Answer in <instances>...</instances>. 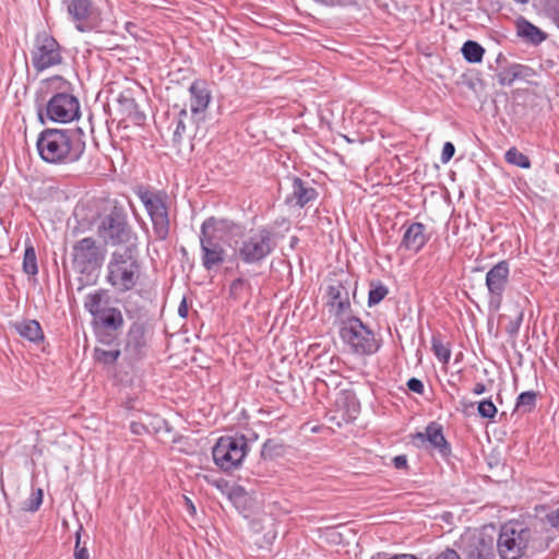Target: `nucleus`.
Segmentation results:
<instances>
[{
  "label": "nucleus",
  "instance_id": "6e6552de",
  "mask_svg": "<svg viewBox=\"0 0 559 559\" xmlns=\"http://www.w3.org/2000/svg\"><path fill=\"white\" fill-rule=\"evenodd\" d=\"M134 192L150 216L155 239L166 240L170 233L167 194L164 191H153L144 186H139Z\"/></svg>",
  "mask_w": 559,
  "mask_h": 559
},
{
  "label": "nucleus",
  "instance_id": "a878e982",
  "mask_svg": "<svg viewBox=\"0 0 559 559\" xmlns=\"http://www.w3.org/2000/svg\"><path fill=\"white\" fill-rule=\"evenodd\" d=\"M286 453V445L277 439H267L261 449V460L263 462L274 461L283 457Z\"/></svg>",
  "mask_w": 559,
  "mask_h": 559
},
{
  "label": "nucleus",
  "instance_id": "c85d7f7f",
  "mask_svg": "<svg viewBox=\"0 0 559 559\" xmlns=\"http://www.w3.org/2000/svg\"><path fill=\"white\" fill-rule=\"evenodd\" d=\"M431 350L436 358L447 365L451 358V348L449 343H444L440 333L433 334L431 337Z\"/></svg>",
  "mask_w": 559,
  "mask_h": 559
},
{
  "label": "nucleus",
  "instance_id": "bb28decb",
  "mask_svg": "<svg viewBox=\"0 0 559 559\" xmlns=\"http://www.w3.org/2000/svg\"><path fill=\"white\" fill-rule=\"evenodd\" d=\"M251 294V284L242 277L234 280L229 286V298L234 299L235 301H240L245 299L246 304H248Z\"/></svg>",
  "mask_w": 559,
  "mask_h": 559
},
{
  "label": "nucleus",
  "instance_id": "cd10ccee",
  "mask_svg": "<svg viewBox=\"0 0 559 559\" xmlns=\"http://www.w3.org/2000/svg\"><path fill=\"white\" fill-rule=\"evenodd\" d=\"M537 392L531 390L525 391L519 394L515 402L514 412L521 414H530L532 413L537 405Z\"/></svg>",
  "mask_w": 559,
  "mask_h": 559
},
{
  "label": "nucleus",
  "instance_id": "864d4df0",
  "mask_svg": "<svg viewBox=\"0 0 559 559\" xmlns=\"http://www.w3.org/2000/svg\"><path fill=\"white\" fill-rule=\"evenodd\" d=\"M94 358L97 362L105 364V349L100 347H95L94 349Z\"/></svg>",
  "mask_w": 559,
  "mask_h": 559
},
{
  "label": "nucleus",
  "instance_id": "6ab92c4d",
  "mask_svg": "<svg viewBox=\"0 0 559 559\" xmlns=\"http://www.w3.org/2000/svg\"><path fill=\"white\" fill-rule=\"evenodd\" d=\"M319 193L309 182L304 181L299 177L292 179V191L286 197L285 203L287 205L305 207L309 203L317 200Z\"/></svg>",
  "mask_w": 559,
  "mask_h": 559
},
{
  "label": "nucleus",
  "instance_id": "423d86ee",
  "mask_svg": "<svg viewBox=\"0 0 559 559\" xmlns=\"http://www.w3.org/2000/svg\"><path fill=\"white\" fill-rule=\"evenodd\" d=\"M275 248V233L267 227L250 229L240 241L235 242V253L245 264L261 263Z\"/></svg>",
  "mask_w": 559,
  "mask_h": 559
},
{
  "label": "nucleus",
  "instance_id": "f03ea898",
  "mask_svg": "<svg viewBox=\"0 0 559 559\" xmlns=\"http://www.w3.org/2000/svg\"><path fill=\"white\" fill-rule=\"evenodd\" d=\"M45 95L46 103L38 108V118L41 123L46 120L69 123L80 118L79 98L73 94L72 84L62 76L56 75L47 80Z\"/></svg>",
  "mask_w": 559,
  "mask_h": 559
},
{
  "label": "nucleus",
  "instance_id": "4468645a",
  "mask_svg": "<svg viewBox=\"0 0 559 559\" xmlns=\"http://www.w3.org/2000/svg\"><path fill=\"white\" fill-rule=\"evenodd\" d=\"M510 284V263L501 260L486 274L485 285L488 290V307L492 311L500 310L503 295Z\"/></svg>",
  "mask_w": 559,
  "mask_h": 559
},
{
  "label": "nucleus",
  "instance_id": "bf43d9fd",
  "mask_svg": "<svg viewBox=\"0 0 559 559\" xmlns=\"http://www.w3.org/2000/svg\"><path fill=\"white\" fill-rule=\"evenodd\" d=\"M131 428H132V431L138 435H141L145 430L144 426H142L140 424H135V423H133L131 425Z\"/></svg>",
  "mask_w": 559,
  "mask_h": 559
},
{
  "label": "nucleus",
  "instance_id": "49530a36",
  "mask_svg": "<svg viewBox=\"0 0 559 559\" xmlns=\"http://www.w3.org/2000/svg\"><path fill=\"white\" fill-rule=\"evenodd\" d=\"M428 559H461L460 555L451 548H447L445 550L438 554L435 558H428Z\"/></svg>",
  "mask_w": 559,
  "mask_h": 559
},
{
  "label": "nucleus",
  "instance_id": "dca6fc26",
  "mask_svg": "<svg viewBox=\"0 0 559 559\" xmlns=\"http://www.w3.org/2000/svg\"><path fill=\"white\" fill-rule=\"evenodd\" d=\"M84 309L92 316V328L99 343L105 344V288L88 293Z\"/></svg>",
  "mask_w": 559,
  "mask_h": 559
},
{
  "label": "nucleus",
  "instance_id": "5fc2aeb1",
  "mask_svg": "<svg viewBox=\"0 0 559 559\" xmlns=\"http://www.w3.org/2000/svg\"><path fill=\"white\" fill-rule=\"evenodd\" d=\"M119 356L120 350L118 348L107 350V362L115 361Z\"/></svg>",
  "mask_w": 559,
  "mask_h": 559
},
{
  "label": "nucleus",
  "instance_id": "09e8293b",
  "mask_svg": "<svg viewBox=\"0 0 559 559\" xmlns=\"http://www.w3.org/2000/svg\"><path fill=\"white\" fill-rule=\"evenodd\" d=\"M87 539L83 542V546L80 549H74L73 557L74 559H90V552L86 547Z\"/></svg>",
  "mask_w": 559,
  "mask_h": 559
},
{
  "label": "nucleus",
  "instance_id": "a211bd4d",
  "mask_svg": "<svg viewBox=\"0 0 559 559\" xmlns=\"http://www.w3.org/2000/svg\"><path fill=\"white\" fill-rule=\"evenodd\" d=\"M399 249L412 253H418L429 241L430 236L426 233L427 227L420 222L405 223Z\"/></svg>",
  "mask_w": 559,
  "mask_h": 559
},
{
  "label": "nucleus",
  "instance_id": "412c9836",
  "mask_svg": "<svg viewBox=\"0 0 559 559\" xmlns=\"http://www.w3.org/2000/svg\"><path fill=\"white\" fill-rule=\"evenodd\" d=\"M190 92V109L193 117L203 114L211 102V93L206 87L205 82L194 81L189 87Z\"/></svg>",
  "mask_w": 559,
  "mask_h": 559
},
{
  "label": "nucleus",
  "instance_id": "c9c22d12",
  "mask_svg": "<svg viewBox=\"0 0 559 559\" xmlns=\"http://www.w3.org/2000/svg\"><path fill=\"white\" fill-rule=\"evenodd\" d=\"M477 413L481 418L492 420L495 419L498 409L497 406L491 401V399H486L478 403Z\"/></svg>",
  "mask_w": 559,
  "mask_h": 559
},
{
  "label": "nucleus",
  "instance_id": "2f4dec72",
  "mask_svg": "<svg viewBox=\"0 0 559 559\" xmlns=\"http://www.w3.org/2000/svg\"><path fill=\"white\" fill-rule=\"evenodd\" d=\"M428 447L431 450L438 451V453L444 459L450 456L452 452L451 444L444 437L442 426L437 430V432L433 433V437L428 442Z\"/></svg>",
  "mask_w": 559,
  "mask_h": 559
},
{
  "label": "nucleus",
  "instance_id": "393cba45",
  "mask_svg": "<svg viewBox=\"0 0 559 559\" xmlns=\"http://www.w3.org/2000/svg\"><path fill=\"white\" fill-rule=\"evenodd\" d=\"M14 329L21 337L34 344H38L45 338L41 325L37 320H23L15 323Z\"/></svg>",
  "mask_w": 559,
  "mask_h": 559
},
{
  "label": "nucleus",
  "instance_id": "69168bd1",
  "mask_svg": "<svg viewBox=\"0 0 559 559\" xmlns=\"http://www.w3.org/2000/svg\"><path fill=\"white\" fill-rule=\"evenodd\" d=\"M319 383L325 384L324 380H318Z\"/></svg>",
  "mask_w": 559,
  "mask_h": 559
},
{
  "label": "nucleus",
  "instance_id": "603ef678",
  "mask_svg": "<svg viewBox=\"0 0 559 559\" xmlns=\"http://www.w3.org/2000/svg\"><path fill=\"white\" fill-rule=\"evenodd\" d=\"M188 304L186 297L182 298L179 307H178V314L179 317L186 319L188 317Z\"/></svg>",
  "mask_w": 559,
  "mask_h": 559
},
{
  "label": "nucleus",
  "instance_id": "b1692460",
  "mask_svg": "<svg viewBox=\"0 0 559 559\" xmlns=\"http://www.w3.org/2000/svg\"><path fill=\"white\" fill-rule=\"evenodd\" d=\"M465 559H496L491 538L479 537L465 548Z\"/></svg>",
  "mask_w": 559,
  "mask_h": 559
},
{
  "label": "nucleus",
  "instance_id": "052dcab7",
  "mask_svg": "<svg viewBox=\"0 0 559 559\" xmlns=\"http://www.w3.org/2000/svg\"><path fill=\"white\" fill-rule=\"evenodd\" d=\"M496 62H497L498 64L507 63V58H506V56H504L503 53H501V52H500V53L497 56Z\"/></svg>",
  "mask_w": 559,
  "mask_h": 559
},
{
  "label": "nucleus",
  "instance_id": "ea45409f",
  "mask_svg": "<svg viewBox=\"0 0 559 559\" xmlns=\"http://www.w3.org/2000/svg\"><path fill=\"white\" fill-rule=\"evenodd\" d=\"M511 66L514 71L513 74L515 75V81L516 80L527 81L531 78L536 75V71L528 66L521 64V63H511Z\"/></svg>",
  "mask_w": 559,
  "mask_h": 559
},
{
  "label": "nucleus",
  "instance_id": "7c9ffc66",
  "mask_svg": "<svg viewBox=\"0 0 559 559\" xmlns=\"http://www.w3.org/2000/svg\"><path fill=\"white\" fill-rule=\"evenodd\" d=\"M462 55L469 63H478L483 60L485 49L475 40H467L462 46Z\"/></svg>",
  "mask_w": 559,
  "mask_h": 559
},
{
  "label": "nucleus",
  "instance_id": "de8ad7c7",
  "mask_svg": "<svg viewBox=\"0 0 559 559\" xmlns=\"http://www.w3.org/2000/svg\"><path fill=\"white\" fill-rule=\"evenodd\" d=\"M392 462L396 469H406L408 467L407 456L404 454L396 455L395 457H393Z\"/></svg>",
  "mask_w": 559,
  "mask_h": 559
},
{
  "label": "nucleus",
  "instance_id": "a18cd8bd",
  "mask_svg": "<svg viewBox=\"0 0 559 559\" xmlns=\"http://www.w3.org/2000/svg\"><path fill=\"white\" fill-rule=\"evenodd\" d=\"M546 520L552 528L559 531V507L547 513Z\"/></svg>",
  "mask_w": 559,
  "mask_h": 559
},
{
  "label": "nucleus",
  "instance_id": "58836bf2",
  "mask_svg": "<svg viewBox=\"0 0 559 559\" xmlns=\"http://www.w3.org/2000/svg\"><path fill=\"white\" fill-rule=\"evenodd\" d=\"M513 73H514V71L512 69L511 63L508 64L507 67H502L501 69H499L496 74L499 85H501V86L512 85L513 82L515 81V75Z\"/></svg>",
  "mask_w": 559,
  "mask_h": 559
},
{
  "label": "nucleus",
  "instance_id": "aec40b11",
  "mask_svg": "<svg viewBox=\"0 0 559 559\" xmlns=\"http://www.w3.org/2000/svg\"><path fill=\"white\" fill-rule=\"evenodd\" d=\"M63 3L67 5V11L76 23V28L80 32L93 28L87 22L93 12L91 0H64Z\"/></svg>",
  "mask_w": 559,
  "mask_h": 559
},
{
  "label": "nucleus",
  "instance_id": "c756f323",
  "mask_svg": "<svg viewBox=\"0 0 559 559\" xmlns=\"http://www.w3.org/2000/svg\"><path fill=\"white\" fill-rule=\"evenodd\" d=\"M389 294V288L379 280H372L369 283L368 292V307H373L380 304Z\"/></svg>",
  "mask_w": 559,
  "mask_h": 559
},
{
  "label": "nucleus",
  "instance_id": "8fccbe9b",
  "mask_svg": "<svg viewBox=\"0 0 559 559\" xmlns=\"http://www.w3.org/2000/svg\"><path fill=\"white\" fill-rule=\"evenodd\" d=\"M83 533H84V528H83L82 524L79 523L78 524V528H76V531L74 533V535H75V546H74V549L82 548L83 542H84V540H82V534Z\"/></svg>",
  "mask_w": 559,
  "mask_h": 559
},
{
  "label": "nucleus",
  "instance_id": "3c124183",
  "mask_svg": "<svg viewBox=\"0 0 559 559\" xmlns=\"http://www.w3.org/2000/svg\"><path fill=\"white\" fill-rule=\"evenodd\" d=\"M384 558V559H417L414 555H409V554H402V555H395L391 558H385V555L383 554H377V556H373L372 559H381V558Z\"/></svg>",
  "mask_w": 559,
  "mask_h": 559
},
{
  "label": "nucleus",
  "instance_id": "e433bc0d",
  "mask_svg": "<svg viewBox=\"0 0 559 559\" xmlns=\"http://www.w3.org/2000/svg\"><path fill=\"white\" fill-rule=\"evenodd\" d=\"M44 492L40 488L33 490L31 496L24 501L23 510L36 512L43 503Z\"/></svg>",
  "mask_w": 559,
  "mask_h": 559
},
{
  "label": "nucleus",
  "instance_id": "473e14b6",
  "mask_svg": "<svg viewBox=\"0 0 559 559\" xmlns=\"http://www.w3.org/2000/svg\"><path fill=\"white\" fill-rule=\"evenodd\" d=\"M504 159L507 163L523 169H528L531 167L530 158L516 147L509 148L504 154Z\"/></svg>",
  "mask_w": 559,
  "mask_h": 559
},
{
  "label": "nucleus",
  "instance_id": "0e129e2a",
  "mask_svg": "<svg viewBox=\"0 0 559 559\" xmlns=\"http://www.w3.org/2000/svg\"><path fill=\"white\" fill-rule=\"evenodd\" d=\"M187 502L188 507H190L194 511V506L192 504V502L189 499H187Z\"/></svg>",
  "mask_w": 559,
  "mask_h": 559
},
{
  "label": "nucleus",
  "instance_id": "79ce46f5",
  "mask_svg": "<svg viewBox=\"0 0 559 559\" xmlns=\"http://www.w3.org/2000/svg\"><path fill=\"white\" fill-rule=\"evenodd\" d=\"M455 153V146L452 142H445L443 144V147H442V152H441V162L443 164H447L448 162L451 160V158L453 157Z\"/></svg>",
  "mask_w": 559,
  "mask_h": 559
},
{
  "label": "nucleus",
  "instance_id": "f704fd0d",
  "mask_svg": "<svg viewBox=\"0 0 559 559\" xmlns=\"http://www.w3.org/2000/svg\"><path fill=\"white\" fill-rule=\"evenodd\" d=\"M542 8L546 16L559 28V0H543Z\"/></svg>",
  "mask_w": 559,
  "mask_h": 559
},
{
  "label": "nucleus",
  "instance_id": "a19ab883",
  "mask_svg": "<svg viewBox=\"0 0 559 559\" xmlns=\"http://www.w3.org/2000/svg\"><path fill=\"white\" fill-rule=\"evenodd\" d=\"M175 130L173 133V144L180 147L187 131V124L182 120H175Z\"/></svg>",
  "mask_w": 559,
  "mask_h": 559
},
{
  "label": "nucleus",
  "instance_id": "7ed1b4c3",
  "mask_svg": "<svg viewBox=\"0 0 559 559\" xmlns=\"http://www.w3.org/2000/svg\"><path fill=\"white\" fill-rule=\"evenodd\" d=\"M242 227L227 218H206L200 228L201 262L206 271L217 270L226 259L223 240L226 235L238 236Z\"/></svg>",
  "mask_w": 559,
  "mask_h": 559
},
{
  "label": "nucleus",
  "instance_id": "f257e3e1",
  "mask_svg": "<svg viewBox=\"0 0 559 559\" xmlns=\"http://www.w3.org/2000/svg\"><path fill=\"white\" fill-rule=\"evenodd\" d=\"M36 147L45 163H73L79 160L85 151L84 132L81 128H47L38 134Z\"/></svg>",
  "mask_w": 559,
  "mask_h": 559
},
{
  "label": "nucleus",
  "instance_id": "13d9d810",
  "mask_svg": "<svg viewBox=\"0 0 559 559\" xmlns=\"http://www.w3.org/2000/svg\"><path fill=\"white\" fill-rule=\"evenodd\" d=\"M264 466H263V462H259L258 465L255 466V468L252 471V473L259 475V476H263L264 475Z\"/></svg>",
  "mask_w": 559,
  "mask_h": 559
},
{
  "label": "nucleus",
  "instance_id": "5701e85b",
  "mask_svg": "<svg viewBox=\"0 0 559 559\" xmlns=\"http://www.w3.org/2000/svg\"><path fill=\"white\" fill-rule=\"evenodd\" d=\"M124 319L120 309L107 307V346L120 345Z\"/></svg>",
  "mask_w": 559,
  "mask_h": 559
},
{
  "label": "nucleus",
  "instance_id": "9d476101",
  "mask_svg": "<svg viewBox=\"0 0 559 559\" xmlns=\"http://www.w3.org/2000/svg\"><path fill=\"white\" fill-rule=\"evenodd\" d=\"M73 267L81 274L80 282L82 286L96 284L100 271L103 255L96 241L86 237L78 241L73 247Z\"/></svg>",
  "mask_w": 559,
  "mask_h": 559
},
{
  "label": "nucleus",
  "instance_id": "f8f14e48",
  "mask_svg": "<svg viewBox=\"0 0 559 559\" xmlns=\"http://www.w3.org/2000/svg\"><path fill=\"white\" fill-rule=\"evenodd\" d=\"M357 281L350 276L331 281L326 287V307L329 312L341 323L352 314L350 294L356 297Z\"/></svg>",
  "mask_w": 559,
  "mask_h": 559
},
{
  "label": "nucleus",
  "instance_id": "0eeeda50",
  "mask_svg": "<svg viewBox=\"0 0 559 559\" xmlns=\"http://www.w3.org/2000/svg\"><path fill=\"white\" fill-rule=\"evenodd\" d=\"M340 335L350 350L360 356L373 355L382 345L381 338H378L374 332L356 316H347L340 323Z\"/></svg>",
  "mask_w": 559,
  "mask_h": 559
},
{
  "label": "nucleus",
  "instance_id": "37998d69",
  "mask_svg": "<svg viewBox=\"0 0 559 559\" xmlns=\"http://www.w3.org/2000/svg\"><path fill=\"white\" fill-rule=\"evenodd\" d=\"M522 320L523 312H520L519 316L514 320L510 321V323L506 326V332L511 336L516 335L519 333Z\"/></svg>",
  "mask_w": 559,
  "mask_h": 559
},
{
  "label": "nucleus",
  "instance_id": "39448f33",
  "mask_svg": "<svg viewBox=\"0 0 559 559\" xmlns=\"http://www.w3.org/2000/svg\"><path fill=\"white\" fill-rule=\"evenodd\" d=\"M539 531L534 524L510 521L504 523L497 539V550L500 559H521L539 539Z\"/></svg>",
  "mask_w": 559,
  "mask_h": 559
},
{
  "label": "nucleus",
  "instance_id": "f3484780",
  "mask_svg": "<svg viewBox=\"0 0 559 559\" xmlns=\"http://www.w3.org/2000/svg\"><path fill=\"white\" fill-rule=\"evenodd\" d=\"M333 407L337 415H332L330 420L335 421L338 427L342 426V423H352L360 412V403L356 394L350 390H341L337 392Z\"/></svg>",
  "mask_w": 559,
  "mask_h": 559
},
{
  "label": "nucleus",
  "instance_id": "c03bdc74",
  "mask_svg": "<svg viewBox=\"0 0 559 559\" xmlns=\"http://www.w3.org/2000/svg\"><path fill=\"white\" fill-rule=\"evenodd\" d=\"M406 385L409 391L415 392L417 394H423L425 391L423 381L417 378L408 379Z\"/></svg>",
  "mask_w": 559,
  "mask_h": 559
},
{
  "label": "nucleus",
  "instance_id": "338daca9",
  "mask_svg": "<svg viewBox=\"0 0 559 559\" xmlns=\"http://www.w3.org/2000/svg\"><path fill=\"white\" fill-rule=\"evenodd\" d=\"M106 115H107V116H108V115H110V112H109V108H108V107H107Z\"/></svg>",
  "mask_w": 559,
  "mask_h": 559
},
{
  "label": "nucleus",
  "instance_id": "20e7f679",
  "mask_svg": "<svg viewBox=\"0 0 559 559\" xmlns=\"http://www.w3.org/2000/svg\"><path fill=\"white\" fill-rule=\"evenodd\" d=\"M141 264L138 257V245L118 247L111 252L107 264V283L120 293L132 290L139 283Z\"/></svg>",
  "mask_w": 559,
  "mask_h": 559
},
{
  "label": "nucleus",
  "instance_id": "6e6d98bb",
  "mask_svg": "<svg viewBox=\"0 0 559 559\" xmlns=\"http://www.w3.org/2000/svg\"><path fill=\"white\" fill-rule=\"evenodd\" d=\"M472 392L475 395H480L486 392V385L483 382H478L474 385Z\"/></svg>",
  "mask_w": 559,
  "mask_h": 559
},
{
  "label": "nucleus",
  "instance_id": "ddd939ff",
  "mask_svg": "<svg viewBox=\"0 0 559 559\" xmlns=\"http://www.w3.org/2000/svg\"><path fill=\"white\" fill-rule=\"evenodd\" d=\"M247 440L243 435L221 437L212 450L214 463L225 472L239 467L248 451Z\"/></svg>",
  "mask_w": 559,
  "mask_h": 559
},
{
  "label": "nucleus",
  "instance_id": "9b49d317",
  "mask_svg": "<svg viewBox=\"0 0 559 559\" xmlns=\"http://www.w3.org/2000/svg\"><path fill=\"white\" fill-rule=\"evenodd\" d=\"M107 95L115 96L121 120L130 121L135 126H144L146 114L142 104L146 99L139 87H124L120 90L119 82L107 83Z\"/></svg>",
  "mask_w": 559,
  "mask_h": 559
},
{
  "label": "nucleus",
  "instance_id": "e2e57ef3",
  "mask_svg": "<svg viewBox=\"0 0 559 559\" xmlns=\"http://www.w3.org/2000/svg\"><path fill=\"white\" fill-rule=\"evenodd\" d=\"M103 229H105V219L98 223V231L102 233Z\"/></svg>",
  "mask_w": 559,
  "mask_h": 559
},
{
  "label": "nucleus",
  "instance_id": "4be33fe9",
  "mask_svg": "<svg viewBox=\"0 0 559 559\" xmlns=\"http://www.w3.org/2000/svg\"><path fill=\"white\" fill-rule=\"evenodd\" d=\"M516 35L526 44L538 46L547 39V34L523 16L515 21Z\"/></svg>",
  "mask_w": 559,
  "mask_h": 559
},
{
  "label": "nucleus",
  "instance_id": "2eb2a0df",
  "mask_svg": "<svg viewBox=\"0 0 559 559\" xmlns=\"http://www.w3.org/2000/svg\"><path fill=\"white\" fill-rule=\"evenodd\" d=\"M62 62L60 45L47 32L38 33L34 49L32 50V64L37 72H41Z\"/></svg>",
  "mask_w": 559,
  "mask_h": 559
},
{
  "label": "nucleus",
  "instance_id": "4c0bfd02",
  "mask_svg": "<svg viewBox=\"0 0 559 559\" xmlns=\"http://www.w3.org/2000/svg\"><path fill=\"white\" fill-rule=\"evenodd\" d=\"M440 427L441 425L437 421L429 423L424 432H416L412 436L413 442L428 443Z\"/></svg>",
  "mask_w": 559,
  "mask_h": 559
},
{
  "label": "nucleus",
  "instance_id": "680f3d73",
  "mask_svg": "<svg viewBox=\"0 0 559 559\" xmlns=\"http://www.w3.org/2000/svg\"><path fill=\"white\" fill-rule=\"evenodd\" d=\"M461 404H462L465 408H467V407H473V406H474V403H472V402H467V401H465V400H462V401H461Z\"/></svg>",
  "mask_w": 559,
  "mask_h": 559
},
{
  "label": "nucleus",
  "instance_id": "4d7b16f0",
  "mask_svg": "<svg viewBox=\"0 0 559 559\" xmlns=\"http://www.w3.org/2000/svg\"><path fill=\"white\" fill-rule=\"evenodd\" d=\"M188 119H189V115H188L187 108L183 107L179 110L175 120H182L183 122H186Z\"/></svg>",
  "mask_w": 559,
  "mask_h": 559
},
{
  "label": "nucleus",
  "instance_id": "72a5a7b5",
  "mask_svg": "<svg viewBox=\"0 0 559 559\" xmlns=\"http://www.w3.org/2000/svg\"><path fill=\"white\" fill-rule=\"evenodd\" d=\"M23 271L27 275H36L38 273L37 257L32 245L25 247L23 257Z\"/></svg>",
  "mask_w": 559,
  "mask_h": 559
},
{
  "label": "nucleus",
  "instance_id": "1a4fd4ad",
  "mask_svg": "<svg viewBox=\"0 0 559 559\" xmlns=\"http://www.w3.org/2000/svg\"><path fill=\"white\" fill-rule=\"evenodd\" d=\"M109 203V214H107V239L111 245L118 247H127L128 245H138V236L133 230L129 218L127 206L130 205L128 197L122 195L121 199H115Z\"/></svg>",
  "mask_w": 559,
  "mask_h": 559
}]
</instances>
